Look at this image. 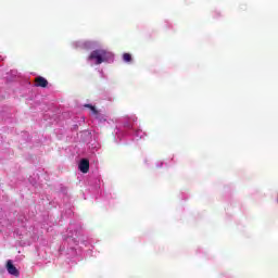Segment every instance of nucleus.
Masks as SVG:
<instances>
[{"instance_id":"f257e3e1","label":"nucleus","mask_w":278,"mask_h":278,"mask_svg":"<svg viewBox=\"0 0 278 278\" xmlns=\"http://www.w3.org/2000/svg\"><path fill=\"white\" fill-rule=\"evenodd\" d=\"M112 58V53L108 52L105 49H97L93 50L89 56L88 60L89 62H94V64H103V62H108Z\"/></svg>"},{"instance_id":"f03ea898","label":"nucleus","mask_w":278,"mask_h":278,"mask_svg":"<svg viewBox=\"0 0 278 278\" xmlns=\"http://www.w3.org/2000/svg\"><path fill=\"white\" fill-rule=\"evenodd\" d=\"M78 168L80 173H88L90 170V161H88V159H81Z\"/></svg>"},{"instance_id":"423d86ee","label":"nucleus","mask_w":278,"mask_h":278,"mask_svg":"<svg viewBox=\"0 0 278 278\" xmlns=\"http://www.w3.org/2000/svg\"><path fill=\"white\" fill-rule=\"evenodd\" d=\"M131 60H132L131 54H129L127 52L123 54V61L124 62L129 63V62H131Z\"/></svg>"},{"instance_id":"20e7f679","label":"nucleus","mask_w":278,"mask_h":278,"mask_svg":"<svg viewBox=\"0 0 278 278\" xmlns=\"http://www.w3.org/2000/svg\"><path fill=\"white\" fill-rule=\"evenodd\" d=\"M7 270L10 275H13L14 277H18L20 273L18 269L12 264V261L7 262Z\"/></svg>"},{"instance_id":"7ed1b4c3","label":"nucleus","mask_w":278,"mask_h":278,"mask_svg":"<svg viewBox=\"0 0 278 278\" xmlns=\"http://www.w3.org/2000/svg\"><path fill=\"white\" fill-rule=\"evenodd\" d=\"M35 86L37 88H47L49 86V80L42 76H38L35 78Z\"/></svg>"},{"instance_id":"39448f33","label":"nucleus","mask_w":278,"mask_h":278,"mask_svg":"<svg viewBox=\"0 0 278 278\" xmlns=\"http://www.w3.org/2000/svg\"><path fill=\"white\" fill-rule=\"evenodd\" d=\"M85 108H88L89 110H91L94 116H99V111L92 104H85Z\"/></svg>"}]
</instances>
